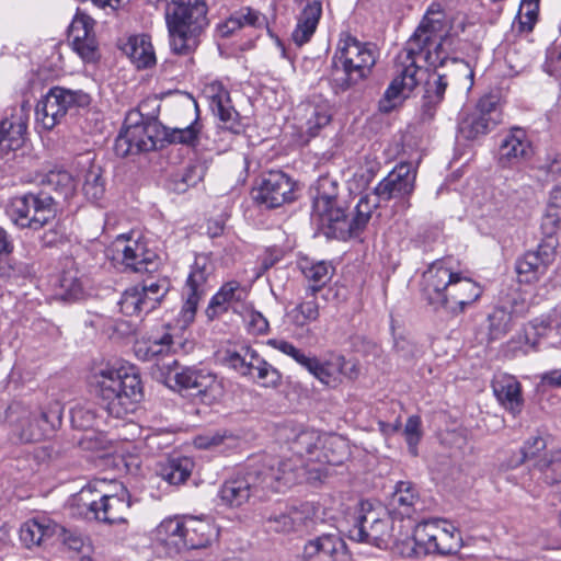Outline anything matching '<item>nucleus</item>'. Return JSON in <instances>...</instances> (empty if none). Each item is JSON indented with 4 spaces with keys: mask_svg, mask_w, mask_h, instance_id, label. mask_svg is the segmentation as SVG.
Segmentation results:
<instances>
[{
    "mask_svg": "<svg viewBox=\"0 0 561 561\" xmlns=\"http://www.w3.org/2000/svg\"><path fill=\"white\" fill-rule=\"evenodd\" d=\"M453 31V14L446 12L440 3L430 4L404 49L397 57L396 76L379 101L380 112L393 111L424 79L425 70L417 65L420 58L433 67L445 65Z\"/></svg>",
    "mask_w": 561,
    "mask_h": 561,
    "instance_id": "1",
    "label": "nucleus"
},
{
    "mask_svg": "<svg viewBox=\"0 0 561 561\" xmlns=\"http://www.w3.org/2000/svg\"><path fill=\"white\" fill-rule=\"evenodd\" d=\"M293 458L280 462L278 471L285 486H293L304 479L310 482L321 481L327 474L328 465H339L345 455V443L337 436H322L319 432H300L291 444Z\"/></svg>",
    "mask_w": 561,
    "mask_h": 561,
    "instance_id": "2",
    "label": "nucleus"
},
{
    "mask_svg": "<svg viewBox=\"0 0 561 561\" xmlns=\"http://www.w3.org/2000/svg\"><path fill=\"white\" fill-rule=\"evenodd\" d=\"M90 385L105 403L108 414L121 419L135 410L142 398L140 378L134 366L106 364L93 369Z\"/></svg>",
    "mask_w": 561,
    "mask_h": 561,
    "instance_id": "3",
    "label": "nucleus"
},
{
    "mask_svg": "<svg viewBox=\"0 0 561 561\" xmlns=\"http://www.w3.org/2000/svg\"><path fill=\"white\" fill-rule=\"evenodd\" d=\"M378 58L374 44L343 33L332 57L328 81L334 93L345 92L367 79Z\"/></svg>",
    "mask_w": 561,
    "mask_h": 561,
    "instance_id": "4",
    "label": "nucleus"
},
{
    "mask_svg": "<svg viewBox=\"0 0 561 561\" xmlns=\"http://www.w3.org/2000/svg\"><path fill=\"white\" fill-rule=\"evenodd\" d=\"M205 0H170L165 8V24L170 47L178 55H188L199 44V35L207 25Z\"/></svg>",
    "mask_w": 561,
    "mask_h": 561,
    "instance_id": "5",
    "label": "nucleus"
},
{
    "mask_svg": "<svg viewBox=\"0 0 561 561\" xmlns=\"http://www.w3.org/2000/svg\"><path fill=\"white\" fill-rule=\"evenodd\" d=\"M61 414L62 408L59 402L55 401L38 413L12 405L8 410L7 417L12 434L22 443H31L51 434L60 425Z\"/></svg>",
    "mask_w": 561,
    "mask_h": 561,
    "instance_id": "6",
    "label": "nucleus"
},
{
    "mask_svg": "<svg viewBox=\"0 0 561 561\" xmlns=\"http://www.w3.org/2000/svg\"><path fill=\"white\" fill-rule=\"evenodd\" d=\"M107 257L123 272L153 273L160 266V257L147 242L119 234L106 249Z\"/></svg>",
    "mask_w": 561,
    "mask_h": 561,
    "instance_id": "7",
    "label": "nucleus"
},
{
    "mask_svg": "<svg viewBox=\"0 0 561 561\" xmlns=\"http://www.w3.org/2000/svg\"><path fill=\"white\" fill-rule=\"evenodd\" d=\"M5 213L16 227L39 230L55 219L56 207L49 194L28 193L13 197Z\"/></svg>",
    "mask_w": 561,
    "mask_h": 561,
    "instance_id": "8",
    "label": "nucleus"
},
{
    "mask_svg": "<svg viewBox=\"0 0 561 561\" xmlns=\"http://www.w3.org/2000/svg\"><path fill=\"white\" fill-rule=\"evenodd\" d=\"M415 540L425 556L455 554L462 547L460 531L444 518H430L419 523L415 526Z\"/></svg>",
    "mask_w": 561,
    "mask_h": 561,
    "instance_id": "9",
    "label": "nucleus"
},
{
    "mask_svg": "<svg viewBox=\"0 0 561 561\" xmlns=\"http://www.w3.org/2000/svg\"><path fill=\"white\" fill-rule=\"evenodd\" d=\"M312 217L334 234H344L345 209L339 201V183L330 176H320L314 185Z\"/></svg>",
    "mask_w": 561,
    "mask_h": 561,
    "instance_id": "10",
    "label": "nucleus"
},
{
    "mask_svg": "<svg viewBox=\"0 0 561 561\" xmlns=\"http://www.w3.org/2000/svg\"><path fill=\"white\" fill-rule=\"evenodd\" d=\"M392 530L393 524L386 514L375 510L370 502H362L348 537L356 542L387 549L393 541Z\"/></svg>",
    "mask_w": 561,
    "mask_h": 561,
    "instance_id": "11",
    "label": "nucleus"
},
{
    "mask_svg": "<svg viewBox=\"0 0 561 561\" xmlns=\"http://www.w3.org/2000/svg\"><path fill=\"white\" fill-rule=\"evenodd\" d=\"M89 103V94L81 90L54 87L37 102L35 108L36 123L42 128L50 130L61 122L68 111L85 106Z\"/></svg>",
    "mask_w": 561,
    "mask_h": 561,
    "instance_id": "12",
    "label": "nucleus"
},
{
    "mask_svg": "<svg viewBox=\"0 0 561 561\" xmlns=\"http://www.w3.org/2000/svg\"><path fill=\"white\" fill-rule=\"evenodd\" d=\"M547 442L541 436L527 439L520 450L508 461L507 466L517 467L525 461H533V466L545 474L549 485L561 489V451L546 450Z\"/></svg>",
    "mask_w": 561,
    "mask_h": 561,
    "instance_id": "13",
    "label": "nucleus"
},
{
    "mask_svg": "<svg viewBox=\"0 0 561 561\" xmlns=\"http://www.w3.org/2000/svg\"><path fill=\"white\" fill-rule=\"evenodd\" d=\"M457 263L451 257L436 260L422 275L421 293L434 310H440L442 304L446 302L451 282L457 275Z\"/></svg>",
    "mask_w": 561,
    "mask_h": 561,
    "instance_id": "14",
    "label": "nucleus"
},
{
    "mask_svg": "<svg viewBox=\"0 0 561 561\" xmlns=\"http://www.w3.org/2000/svg\"><path fill=\"white\" fill-rule=\"evenodd\" d=\"M174 381L180 389L195 391L194 394L207 405L219 402L225 394L222 380L208 369L185 367L175 373Z\"/></svg>",
    "mask_w": 561,
    "mask_h": 561,
    "instance_id": "15",
    "label": "nucleus"
},
{
    "mask_svg": "<svg viewBox=\"0 0 561 561\" xmlns=\"http://www.w3.org/2000/svg\"><path fill=\"white\" fill-rule=\"evenodd\" d=\"M213 271V264L207 256H196L183 288L185 301L180 316L184 324H188L194 320L198 302L208 289L207 283Z\"/></svg>",
    "mask_w": 561,
    "mask_h": 561,
    "instance_id": "16",
    "label": "nucleus"
},
{
    "mask_svg": "<svg viewBox=\"0 0 561 561\" xmlns=\"http://www.w3.org/2000/svg\"><path fill=\"white\" fill-rule=\"evenodd\" d=\"M305 368L321 383L331 388L337 387L344 379L354 380L359 375L356 362L336 354L323 359L310 356Z\"/></svg>",
    "mask_w": 561,
    "mask_h": 561,
    "instance_id": "17",
    "label": "nucleus"
},
{
    "mask_svg": "<svg viewBox=\"0 0 561 561\" xmlns=\"http://www.w3.org/2000/svg\"><path fill=\"white\" fill-rule=\"evenodd\" d=\"M255 201L266 208H276L295 199V183L282 171L266 173L255 191Z\"/></svg>",
    "mask_w": 561,
    "mask_h": 561,
    "instance_id": "18",
    "label": "nucleus"
},
{
    "mask_svg": "<svg viewBox=\"0 0 561 561\" xmlns=\"http://www.w3.org/2000/svg\"><path fill=\"white\" fill-rule=\"evenodd\" d=\"M556 259V245L551 240L541 242L536 250L526 252L516 261L519 283L531 284L543 276Z\"/></svg>",
    "mask_w": 561,
    "mask_h": 561,
    "instance_id": "19",
    "label": "nucleus"
},
{
    "mask_svg": "<svg viewBox=\"0 0 561 561\" xmlns=\"http://www.w3.org/2000/svg\"><path fill=\"white\" fill-rule=\"evenodd\" d=\"M415 180L416 167L410 162H402L381 180L374 191L381 201L404 198L413 193Z\"/></svg>",
    "mask_w": 561,
    "mask_h": 561,
    "instance_id": "20",
    "label": "nucleus"
},
{
    "mask_svg": "<svg viewBox=\"0 0 561 561\" xmlns=\"http://www.w3.org/2000/svg\"><path fill=\"white\" fill-rule=\"evenodd\" d=\"M493 107L491 100L482 99L474 108L462 111L458 122V135L467 140L486 135L495 124Z\"/></svg>",
    "mask_w": 561,
    "mask_h": 561,
    "instance_id": "21",
    "label": "nucleus"
},
{
    "mask_svg": "<svg viewBox=\"0 0 561 561\" xmlns=\"http://www.w3.org/2000/svg\"><path fill=\"white\" fill-rule=\"evenodd\" d=\"M129 121L130 116L127 117L114 144L115 153L119 157L150 151L156 146L154 139L150 135L148 125L145 122L137 121L134 124H129Z\"/></svg>",
    "mask_w": 561,
    "mask_h": 561,
    "instance_id": "22",
    "label": "nucleus"
},
{
    "mask_svg": "<svg viewBox=\"0 0 561 561\" xmlns=\"http://www.w3.org/2000/svg\"><path fill=\"white\" fill-rule=\"evenodd\" d=\"M481 295V286L470 277L465 276L458 270L456 277L451 282L449 290L445 296L446 302L442 304L440 310H445L451 314L461 313L468 306L476 302Z\"/></svg>",
    "mask_w": 561,
    "mask_h": 561,
    "instance_id": "23",
    "label": "nucleus"
},
{
    "mask_svg": "<svg viewBox=\"0 0 561 561\" xmlns=\"http://www.w3.org/2000/svg\"><path fill=\"white\" fill-rule=\"evenodd\" d=\"M248 298L249 290L245 286L237 280H229L210 299L207 316L213 319L228 310L239 314L250 304Z\"/></svg>",
    "mask_w": 561,
    "mask_h": 561,
    "instance_id": "24",
    "label": "nucleus"
},
{
    "mask_svg": "<svg viewBox=\"0 0 561 561\" xmlns=\"http://www.w3.org/2000/svg\"><path fill=\"white\" fill-rule=\"evenodd\" d=\"M134 351L139 359L158 364L171 357L174 340L167 329L151 331L136 341Z\"/></svg>",
    "mask_w": 561,
    "mask_h": 561,
    "instance_id": "25",
    "label": "nucleus"
},
{
    "mask_svg": "<svg viewBox=\"0 0 561 561\" xmlns=\"http://www.w3.org/2000/svg\"><path fill=\"white\" fill-rule=\"evenodd\" d=\"M450 73H436L428 79L425 90V100L430 104H438L443 99L448 85V77L451 76L456 81H463L470 89L473 84V69L471 66L461 59H451Z\"/></svg>",
    "mask_w": 561,
    "mask_h": 561,
    "instance_id": "26",
    "label": "nucleus"
},
{
    "mask_svg": "<svg viewBox=\"0 0 561 561\" xmlns=\"http://www.w3.org/2000/svg\"><path fill=\"white\" fill-rule=\"evenodd\" d=\"M298 128L302 135L309 138L318 135L319 130L327 126L332 117L331 106L328 101H308L296 110Z\"/></svg>",
    "mask_w": 561,
    "mask_h": 561,
    "instance_id": "27",
    "label": "nucleus"
},
{
    "mask_svg": "<svg viewBox=\"0 0 561 561\" xmlns=\"http://www.w3.org/2000/svg\"><path fill=\"white\" fill-rule=\"evenodd\" d=\"M344 541L335 535H322L306 542L300 561H341Z\"/></svg>",
    "mask_w": 561,
    "mask_h": 561,
    "instance_id": "28",
    "label": "nucleus"
},
{
    "mask_svg": "<svg viewBox=\"0 0 561 561\" xmlns=\"http://www.w3.org/2000/svg\"><path fill=\"white\" fill-rule=\"evenodd\" d=\"M69 37L73 49L85 61L96 58V42L93 34V21L83 14H78L69 26Z\"/></svg>",
    "mask_w": 561,
    "mask_h": 561,
    "instance_id": "29",
    "label": "nucleus"
},
{
    "mask_svg": "<svg viewBox=\"0 0 561 561\" xmlns=\"http://www.w3.org/2000/svg\"><path fill=\"white\" fill-rule=\"evenodd\" d=\"M494 396L499 402L511 413L517 414L523 405L522 386L511 375L497 374L492 381Z\"/></svg>",
    "mask_w": 561,
    "mask_h": 561,
    "instance_id": "30",
    "label": "nucleus"
},
{
    "mask_svg": "<svg viewBox=\"0 0 561 561\" xmlns=\"http://www.w3.org/2000/svg\"><path fill=\"white\" fill-rule=\"evenodd\" d=\"M184 549L206 548L218 536V530L208 520L193 516L183 518Z\"/></svg>",
    "mask_w": 561,
    "mask_h": 561,
    "instance_id": "31",
    "label": "nucleus"
},
{
    "mask_svg": "<svg viewBox=\"0 0 561 561\" xmlns=\"http://www.w3.org/2000/svg\"><path fill=\"white\" fill-rule=\"evenodd\" d=\"M531 153L530 142L520 128H514L503 139L499 161L503 167H511L527 158Z\"/></svg>",
    "mask_w": 561,
    "mask_h": 561,
    "instance_id": "32",
    "label": "nucleus"
},
{
    "mask_svg": "<svg viewBox=\"0 0 561 561\" xmlns=\"http://www.w3.org/2000/svg\"><path fill=\"white\" fill-rule=\"evenodd\" d=\"M185 110L192 112L193 118L183 126L163 127V139L169 144H180L194 147L198 142V136L202 129L199 124V110L195 101L188 103Z\"/></svg>",
    "mask_w": 561,
    "mask_h": 561,
    "instance_id": "33",
    "label": "nucleus"
},
{
    "mask_svg": "<svg viewBox=\"0 0 561 561\" xmlns=\"http://www.w3.org/2000/svg\"><path fill=\"white\" fill-rule=\"evenodd\" d=\"M322 15V1L312 0L308 2L297 16V24L291 33L293 42L302 46L308 43L314 34Z\"/></svg>",
    "mask_w": 561,
    "mask_h": 561,
    "instance_id": "34",
    "label": "nucleus"
},
{
    "mask_svg": "<svg viewBox=\"0 0 561 561\" xmlns=\"http://www.w3.org/2000/svg\"><path fill=\"white\" fill-rule=\"evenodd\" d=\"M210 95V107L213 112L225 124V127L233 134L241 131V124L239 122V114L231 105L229 92L221 85H213Z\"/></svg>",
    "mask_w": 561,
    "mask_h": 561,
    "instance_id": "35",
    "label": "nucleus"
},
{
    "mask_svg": "<svg viewBox=\"0 0 561 561\" xmlns=\"http://www.w3.org/2000/svg\"><path fill=\"white\" fill-rule=\"evenodd\" d=\"M152 539L176 552L184 549L183 519L178 517L163 519L153 529Z\"/></svg>",
    "mask_w": 561,
    "mask_h": 561,
    "instance_id": "36",
    "label": "nucleus"
},
{
    "mask_svg": "<svg viewBox=\"0 0 561 561\" xmlns=\"http://www.w3.org/2000/svg\"><path fill=\"white\" fill-rule=\"evenodd\" d=\"M299 270L304 276L312 283L307 290L310 296L317 294L332 277L334 268L325 261H313L308 257H302L298 262Z\"/></svg>",
    "mask_w": 561,
    "mask_h": 561,
    "instance_id": "37",
    "label": "nucleus"
},
{
    "mask_svg": "<svg viewBox=\"0 0 561 561\" xmlns=\"http://www.w3.org/2000/svg\"><path fill=\"white\" fill-rule=\"evenodd\" d=\"M26 119L20 116L5 118L0 123V148L1 150L11 151L19 149L24 142L26 133Z\"/></svg>",
    "mask_w": 561,
    "mask_h": 561,
    "instance_id": "38",
    "label": "nucleus"
},
{
    "mask_svg": "<svg viewBox=\"0 0 561 561\" xmlns=\"http://www.w3.org/2000/svg\"><path fill=\"white\" fill-rule=\"evenodd\" d=\"M124 50L131 62L139 69L148 68L156 62L154 50L147 35L129 37Z\"/></svg>",
    "mask_w": 561,
    "mask_h": 561,
    "instance_id": "39",
    "label": "nucleus"
},
{
    "mask_svg": "<svg viewBox=\"0 0 561 561\" xmlns=\"http://www.w3.org/2000/svg\"><path fill=\"white\" fill-rule=\"evenodd\" d=\"M83 274L79 268L69 262V265L61 272L58 278V293L57 295L62 299H78L82 296L84 289Z\"/></svg>",
    "mask_w": 561,
    "mask_h": 561,
    "instance_id": "40",
    "label": "nucleus"
},
{
    "mask_svg": "<svg viewBox=\"0 0 561 561\" xmlns=\"http://www.w3.org/2000/svg\"><path fill=\"white\" fill-rule=\"evenodd\" d=\"M380 197L374 193L366 194L359 198L355 207V215L352 220L346 219L344 233L356 234L362 231L370 220L373 211L378 207Z\"/></svg>",
    "mask_w": 561,
    "mask_h": 561,
    "instance_id": "41",
    "label": "nucleus"
},
{
    "mask_svg": "<svg viewBox=\"0 0 561 561\" xmlns=\"http://www.w3.org/2000/svg\"><path fill=\"white\" fill-rule=\"evenodd\" d=\"M57 530V524L42 523L37 519H32L22 525L20 539L26 548H32L39 546L44 540L53 537Z\"/></svg>",
    "mask_w": 561,
    "mask_h": 561,
    "instance_id": "42",
    "label": "nucleus"
},
{
    "mask_svg": "<svg viewBox=\"0 0 561 561\" xmlns=\"http://www.w3.org/2000/svg\"><path fill=\"white\" fill-rule=\"evenodd\" d=\"M319 304L316 294L310 296V291L306 290L304 300L288 312L290 322L299 328H304L310 322L319 318Z\"/></svg>",
    "mask_w": 561,
    "mask_h": 561,
    "instance_id": "43",
    "label": "nucleus"
},
{
    "mask_svg": "<svg viewBox=\"0 0 561 561\" xmlns=\"http://www.w3.org/2000/svg\"><path fill=\"white\" fill-rule=\"evenodd\" d=\"M193 461L187 457L170 459L160 469V476L170 485L182 484L192 472Z\"/></svg>",
    "mask_w": 561,
    "mask_h": 561,
    "instance_id": "44",
    "label": "nucleus"
},
{
    "mask_svg": "<svg viewBox=\"0 0 561 561\" xmlns=\"http://www.w3.org/2000/svg\"><path fill=\"white\" fill-rule=\"evenodd\" d=\"M417 501V493H390L386 508L391 515L410 518L416 512Z\"/></svg>",
    "mask_w": 561,
    "mask_h": 561,
    "instance_id": "45",
    "label": "nucleus"
},
{
    "mask_svg": "<svg viewBox=\"0 0 561 561\" xmlns=\"http://www.w3.org/2000/svg\"><path fill=\"white\" fill-rule=\"evenodd\" d=\"M150 305L137 286L126 289L118 301L121 312L129 317L150 312Z\"/></svg>",
    "mask_w": 561,
    "mask_h": 561,
    "instance_id": "46",
    "label": "nucleus"
},
{
    "mask_svg": "<svg viewBox=\"0 0 561 561\" xmlns=\"http://www.w3.org/2000/svg\"><path fill=\"white\" fill-rule=\"evenodd\" d=\"M82 192L91 202H99L105 193L101 168L92 165L83 174Z\"/></svg>",
    "mask_w": 561,
    "mask_h": 561,
    "instance_id": "47",
    "label": "nucleus"
},
{
    "mask_svg": "<svg viewBox=\"0 0 561 561\" xmlns=\"http://www.w3.org/2000/svg\"><path fill=\"white\" fill-rule=\"evenodd\" d=\"M488 342L502 339L512 327V316L504 308H495L488 317Z\"/></svg>",
    "mask_w": 561,
    "mask_h": 561,
    "instance_id": "48",
    "label": "nucleus"
},
{
    "mask_svg": "<svg viewBox=\"0 0 561 561\" xmlns=\"http://www.w3.org/2000/svg\"><path fill=\"white\" fill-rule=\"evenodd\" d=\"M71 424L81 431L94 430L99 425L96 410L91 404L75 407L71 410Z\"/></svg>",
    "mask_w": 561,
    "mask_h": 561,
    "instance_id": "49",
    "label": "nucleus"
},
{
    "mask_svg": "<svg viewBox=\"0 0 561 561\" xmlns=\"http://www.w3.org/2000/svg\"><path fill=\"white\" fill-rule=\"evenodd\" d=\"M170 289V282L167 278H158L156 280H144L139 290L146 301H151L150 308H157L161 299L167 295Z\"/></svg>",
    "mask_w": 561,
    "mask_h": 561,
    "instance_id": "50",
    "label": "nucleus"
},
{
    "mask_svg": "<svg viewBox=\"0 0 561 561\" xmlns=\"http://www.w3.org/2000/svg\"><path fill=\"white\" fill-rule=\"evenodd\" d=\"M540 0H522L518 10V22L520 31L530 32L538 19Z\"/></svg>",
    "mask_w": 561,
    "mask_h": 561,
    "instance_id": "51",
    "label": "nucleus"
},
{
    "mask_svg": "<svg viewBox=\"0 0 561 561\" xmlns=\"http://www.w3.org/2000/svg\"><path fill=\"white\" fill-rule=\"evenodd\" d=\"M251 348V346L243 345L238 351H227L224 360L228 367L241 376H249L248 364Z\"/></svg>",
    "mask_w": 561,
    "mask_h": 561,
    "instance_id": "52",
    "label": "nucleus"
},
{
    "mask_svg": "<svg viewBox=\"0 0 561 561\" xmlns=\"http://www.w3.org/2000/svg\"><path fill=\"white\" fill-rule=\"evenodd\" d=\"M254 378L260 386L265 388H277L280 386L283 379L280 371L267 360H264L256 367Z\"/></svg>",
    "mask_w": 561,
    "mask_h": 561,
    "instance_id": "53",
    "label": "nucleus"
},
{
    "mask_svg": "<svg viewBox=\"0 0 561 561\" xmlns=\"http://www.w3.org/2000/svg\"><path fill=\"white\" fill-rule=\"evenodd\" d=\"M239 314L242 317L249 333L261 335L267 332L268 321L261 312L254 310L250 304Z\"/></svg>",
    "mask_w": 561,
    "mask_h": 561,
    "instance_id": "54",
    "label": "nucleus"
},
{
    "mask_svg": "<svg viewBox=\"0 0 561 561\" xmlns=\"http://www.w3.org/2000/svg\"><path fill=\"white\" fill-rule=\"evenodd\" d=\"M409 451L412 456H417V445L422 438V421L417 415H411L405 423L403 431Z\"/></svg>",
    "mask_w": 561,
    "mask_h": 561,
    "instance_id": "55",
    "label": "nucleus"
},
{
    "mask_svg": "<svg viewBox=\"0 0 561 561\" xmlns=\"http://www.w3.org/2000/svg\"><path fill=\"white\" fill-rule=\"evenodd\" d=\"M123 496L118 497L117 494H104L101 499V508L94 503L92 510L96 513L98 518L105 522H114L117 517L112 514L114 506L123 505L125 495L129 493H121Z\"/></svg>",
    "mask_w": 561,
    "mask_h": 561,
    "instance_id": "56",
    "label": "nucleus"
},
{
    "mask_svg": "<svg viewBox=\"0 0 561 561\" xmlns=\"http://www.w3.org/2000/svg\"><path fill=\"white\" fill-rule=\"evenodd\" d=\"M266 344L274 350L291 357L297 364L306 367L310 356L306 355L301 350L297 348L293 343L283 339H270Z\"/></svg>",
    "mask_w": 561,
    "mask_h": 561,
    "instance_id": "57",
    "label": "nucleus"
},
{
    "mask_svg": "<svg viewBox=\"0 0 561 561\" xmlns=\"http://www.w3.org/2000/svg\"><path fill=\"white\" fill-rule=\"evenodd\" d=\"M46 182L56 192L65 195L66 197L73 190V179L67 171H51L46 175Z\"/></svg>",
    "mask_w": 561,
    "mask_h": 561,
    "instance_id": "58",
    "label": "nucleus"
},
{
    "mask_svg": "<svg viewBox=\"0 0 561 561\" xmlns=\"http://www.w3.org/2000/svg\"><path fill=\"white\" fill-rule=\"evenodd\" d=\"M547 224L552 227L561 224V183L557 184L550 193L543 225Z\"/></svg>",
    "mask_w": 561,
    "mask_h": 561,
    "instance_id": "59",
    "label": "nucleus"
},
{
    "mask_svg": "<svg viewBox=\"0 0 561 561\" xmlns=\"http://www.w3.org/2000/svg\"><path fill=\"white\" fill-rule=\"evenodd\" d=\"M78 444L84 450L99 451L107 448L108 440L102 432L89 430L84 431L78 439Z\"/></svg>",
    "mask_w": 561,
    "mask_h": 561,
    "instance_id": "60",
    "label": "nucleus"
},
{
    "mask_svg": "<svg viewBox=\"0 0 561 561\" xmlns=\"http://www.w3.org/2000/svg\"><path fill=\"white\" fill-rule=\"evenodd\" d=\"M301 518L298 512L293 514H280L268 519L270 528L277 533H289L296 530L299 526Z\"/></svg>",
    "mask_w": 561,
    "mask_h": 561,
    "instance_id": "61",
    "label": "nucleus"
},
{
    "mask_svg": "<svg viewBox=\"0 0 561 561\" xmlns=\"http://www.w3.org/2000/svg\"><path fill=\"white\" fill-rule=\"evenodd\" d=\"M236 14L240 20L242 27L252 26L261 28L266 26L265 15L250 7L241 8L240 10L236 11Z\"/></svg>",
    "mask_w": 561,
    "mask_h": 561,
    "instance_id": "62",
    "label": "nucleus"
},
{
    "mask_svg": "<svg viewBox=\"0 0 561 561\" xmlns=\"http://www.w3.org/2000/svg\"><path fill=\"white\" fill-rule=\"evenodd\" d=\"M126 488L116 479L113 478H95L92 482L82 486L80 491H104V490H113V491H124Z\"/></svg>",
    "mask_w": 561,
    "mask_h": 561,
    "instance_id": "63",
    "label": "nucleus"
},
{
    "mask_svg": "<svg viewBox=\"0 0 561 561\" xmlns=\"http://www.w3.org/2000/svg\"><path fill=\"white\" fill-rule=\"evenodd\" d=\"M55 535H58L64 545L67 546L70 550L79 552L84 546V539L81 535L76 531L68 530L59 525Z\"/></svg>",
    "mask_w": 561,
    "mask_h": 561,
    "instance_id": "64",
    "label": "nucleus"
}]
</instances>
